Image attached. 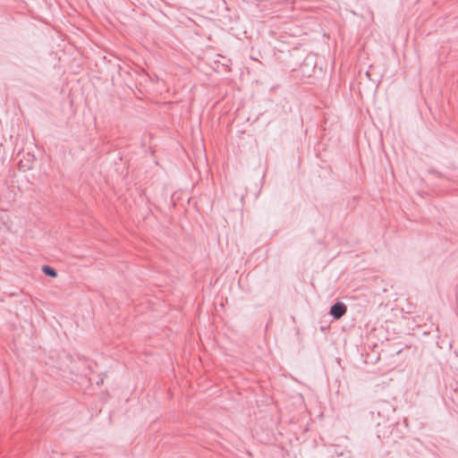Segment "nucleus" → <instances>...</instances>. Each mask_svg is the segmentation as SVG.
<instances>
[{
  "label": "nucleus",
  "mask_w": 458,
  "mask_h": 458,
  "mask_svg": "<svg viewBox=\"0 0 458 458\" xmlns=\"http://www.w3.org/2000/svg\"><path fill=\"white\" fill-rule=\"evenodd\" d=\"M347 311V307L344 302L337 301L331 308L329 314L335 319L341 318Z\"/></svg>",
  "instance_id": "1"
},
{
  "label": "nucleus",
  "mask_w": 458,
  "mask_h": 458,
  "mask_svg": "<svg viewBox=\"0 0 458 458\" xmlns=\"http://www.w3.org/2000/svg\"><path fill=\"white\" fill-rule=\"evenodd\" d=\"M42 270L47 276H49L51 277H55L57 276L55 269H54L51 267L44 266Z\"/></svg>",
  "instance_id": "2"
},
{
  "label": "nucleus",
  "mask_w": 458,
  "mask_h": 458,
  "mask_svg": "<svg viewBox=\"0 0 458 458\" xmlns=\"http://www.w3.org/2000/svg\"><path fill=\"white\" fill-rule=\"evenodd\" d=\"M20 166H21V168H22L23 170H25V169H29V168L30 167V165L26 166L25 165H23V164H22V162H21Z\"/></svg>",
  "instance_id": "3"
}]
</instances>
